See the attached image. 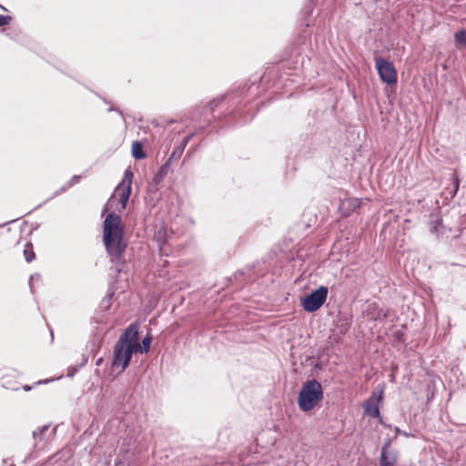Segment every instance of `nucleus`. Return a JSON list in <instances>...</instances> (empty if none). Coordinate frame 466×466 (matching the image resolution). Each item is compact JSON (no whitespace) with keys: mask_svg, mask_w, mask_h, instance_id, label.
Masks as SVG:
<instances>
[{"mask_svg":"<svg viewBox=\"0 0 466 466\" xmlns=\"http://www.w3.org/2000/svg\"><path fill=\"white\" fill-rule=\"evenodd\" d=\"M104 243L111 257L119 258L126 248L119 216L110 213L104 221Z\"/></svg>","mask_w":466,"mask_h":466,"instance_id":"obj_1","label":"nucleus"},{"mask_svg":"<svg viewBox=\"0 0 466 466\" xmlns=\"http://www.w3.org/2000/svg\"><path fill=\"white\" fill-rule=\"evenodd\" d=\"M322 394L321 385L317 380L308 381L299 392L298 400L299 408L304 411L310 410L322 398Z\"/></svg>","mask_w":466,"mask_h":466,"instance_id":"obj_2","label":"nucleus"},{"mask_svg":"<svg viewBox=\"0 0 466 466\" xmlns=\"http://www.w3.org/2000/svg\"><path fill=\"white\" fill-rule=\"evenodd\" d=\"M132 177V173L129 170H126L122 181L118 184L107 203L110 208H113L117 202L121 209L126 208L131 193Z\"/></svg>","mask_w":466,"mask_h":466,"instance_id":"obj_3","label":"nucleus"},{"mask_svg":"<svg viewBox=\"0 0 466 466\" xmlns=\"http://www.w3.org/2000/svg\"><path fill=\"white\" fill-rule=\"evenodd\" d=\"M375 66L383 83L388 85L396 84L398 79L397 71L392 63L380 56H377L375 57Z\"/></svg>","mask_w":466,"mask_h":466,"instance_id":"obj_4","label":"nucleus"},{"mask_svg":"<svg viewBox=\"0 0 466 466\" xmlns=\"http://www.w3.org/2000/svg\"><path fill=\"white\" fill-rule=\"evenodd\" d=\"M327 296L328 288L321 286L304 298L302 306L306 311L314 312L324 304Z\"/></svg>","mask_w":466,"mask_h":466,"instance_id":"obj_5","label":"nucleus"},{"mask_svg":"<svg viewBox=\"0 0 466 466\" xmlns=\"http://www.w3.org/2000/svg\"><path fill=\"white\" fill-rule=\"evenodd\" d=\"M135 348L131 345L117 342L115 346L113 366L120 367L121 371L128 366Z\"/></svg>","mask_w":466,"mask_h":466,"instance_id":"obj_6","label":"nucleus"},{"mask_svg":"<svg viewBox=\"0 0 466 466\" xmlns=\"http://www.w3.org/2000/svg\"><path fill=\"white\" fill-rule=\"evenodd\" d=\"M382 390L373 392L372 396L364 405L365 414L374 418H380L379 403L382 400Z\"/></svg>","mask_w":466,"mask_h":466,"instance_id":"obj_7","label":"nucleus"},{"mask_svg":"<svg viewBox=\"0 0 466 466\" xmlns=\"http://www.w3.org/2000/svg\"><path fill=\"white\" fill-rule=\"evenodd\" d=\"M138 326L132 324L126 329L117 342L131 345V347L136 348V343L138 340Z\"/></svg>","mask_w":466,"mask_h":466,"instance_id":"obj_8","label":"nucleus"},{"mask_svg":"<svg viewBox=\"0 0 466 466\" xmlns=\"http://www.w3.org/2000/svg\"><path fill=\"white\" fill-rule=\"evenodd\" d=\"M151 340H152L151 337L147 336L143 339L142 344H139L137 341L135 351H139L141 353L147 352L150 349Z\"/></svg>","mask_w":466,"mask_h":466,"instance_id":"obj_9","label":"nucleus"},{"mask_svg":"<svg viewBox=\"0 0 466 466\" xmlns=\"http://www.w3.org/2000/svg\"><path fill=\"white\" fill-rule=\"evenodd\" d=\"M132 155L137 159H142L146 157L142 145L137 141L132 144Z\"/></svg>","mask_w":466,"mask_h":466,"instance_id":"obj_10","label":"nucleus"},{"mask_svg":"<svg viewBox=\"0 0 466 466\" xmlns=\"http://www.w3.org/2000/svg\"><path fill=\"white\" fill-rule=\"evenodd\" d=\"M455 41L457 45L466 44V32L460 31L455 34Z\"/></svg>","mask_w":466,"mask_h":466,"instance_id":"obj_11","label":"nucleus"},{"mask_svg":"<svg viewBox=\"0 0 466 466\" xmlns=\"http://www.w3.org/2000/svg\"><path fill=\"white\" fill-rule=\"evenodd\" d=\"M48 430V426H43L41 428H38L37 430L33 431V436L35 439L39 438L40 440L43 438V434L45 431Z\"/></svg>","mask_w":466,"mask_h":466,"instance_id":"obj_12","label":"nucleus"},{"mask_svg":"<svg viewBox=\"0 0 466 466\" xmlns=\"http://www.w3.org/2000/svg\"><path fill=\"white\" fill-rule=\"evenodd\" d=\"M24 255H25V260L27 262H31L34 259V258H35V254H34L33 250L30 248H26L24 250Z\"/></svg>","mask_w":466,"mask_h":466,"instance_id":"obj_13","label":"nucleus"},{"mask_svg":"<svg viewBox=\"0 0 466 466\" xmlns=\"http://www.w3.org/2000/svg\"><path fill=\"white\" fill-rule=\"evenodd\" d=\"M392 462H393L392 460H389V458H387L385 450L383 449L382 452H381V464L385 465V466H389V465H391Z\"/></svg>","mask_w":466,"mask_h":466,"instance_id":"obj_14","label":"nucleus"},{"mask_svg":"<svg viewBox=\"0 0 466 466\" xmlns=\"http://www.w3.org/2000/svg\"><path fill=\"white\" fill-rule=\"evenodd\" d=\"M10 20V16L0 15V27L8 25Z\"/></svg>","mask_w":466,"mask_h":466,"instance_id":"obj_15","label":"nucleus"},{"mask_svg":"<svg viewBox=\"0 0 466 466\" xmlns=\"http://www.w3.org/2000/svg\"><path fill=\"white\" fill-rule=\"evenodd\" d=\"M78 179V177L75 176L72 179H71V182L69 183L68 187H71L75 182H76Z\"/></svg>","mask_w":466,"mask_h":466,"instance_id":"obj_16","label":"nucleus"},{"mask_svg":"<svg viewBox=\"0 0 466 466\" xmlns=\"http://www.w3.org/2000/svg\"><path fill=\"white\" fill-rule=\"evenodd\" d=\"M24 390H25V391H28V390H31V387H30V386H24Z\"/></svg>","mask_w":466,"mask_h":466,"instance_id":"obj_17","label":"nucleus"}]
</instances>
